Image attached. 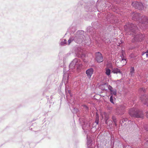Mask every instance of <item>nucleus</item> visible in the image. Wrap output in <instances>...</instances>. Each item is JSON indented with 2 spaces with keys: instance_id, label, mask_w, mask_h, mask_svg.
<instances>
[{
  "instance_id": "1",
  "label": "nucleus",
  "mask_w": 148,
  "mask_h": 148,
  "mask_svg": "<svg viewBox=\"0 0 148 148\" xmlns=\"http://www.w3.org/2000/svg\"><path fill=\"white\" fill-rule=\"evenodd\" d=\"M129 113L132 117H135L137 118H142L144 116V115L142 112L133 108L130 109Z\"/></svg>"
},
{
  "instance_id": "2",
  "label": "nucleus",
  "mask_w": 148,
  "mask_h": 148,
  "mask_svg": "<svg viewBox=\"0 0 148 148\" xmlns=\"http://www.w3.org/2000/svg\"><path fill=\"white\" fill-rule=\"evenodd\" d=\"M125 30L127 32H130L129 33L130 34H132L134 35L133 34H132L130 32H132V33H134L135 30H136L137 27L134 25L133 24H131L130 25V26L129 25H126L125 27Z\"/></svg>"
},
{
  "instance_id": "3",
  "label": "nucleus",
  "mask_w": 148,
  "mask_h": 148,
  "mask_svg": "<svg viewBox=\"0 0 148 148\" xmlns=\"http://www.w3.org/2000/svg\"><path fill=\"white\" fill-rule=\"evenodd\" d=\"M132 5L136 8L139 10H142L143 9V6L141 2H139L137 1H134L132 3Z\"/></svg>"
},
{
  "instance_id": "4",
  "label": "nucleus",
  "mask_w": 148,
  "mask_h": 148,
  "mask_svg": "<svg viewBox=\"0 0 148 148\" xmlns=\"http://www.w3.org/2000/svg\"><path fill=\"white\" fill-rule=\"evenodd\" d=\"M95 59L98 62L100 63L103 61V59L102 54L99 52L96 53Z\"/></svg>"
},
{
  "instance_id": "5",
  "label": "nucleus",
  "mask_w": 148,
  "mask_h": 148,
  "mask_svg": "<svg viewBox=\"0 0 148 148\" xmlns=\"http://www.w3.org/2000/svg\"><path fill=\"white\" fill-rule=\"evenodd\" d=\"M93 72V69L92 68H90L87 70L86 71V73L89 78H90Z\"/></svg>"
},
{
  "instance_id": "6",
  "label": "nucleus",
  "mask_w": 148,
  "mask_h": 148,
  "mask_svg": "<svg viewBox=\"0 0 148 148\" xmlns=\"http://www.w3.org/2000/svg\"><path fill=\"white\" fill-rule=\"evenodd\" d=\"M112 72L114 73H116V74H120L121 76H122V72L119 69L115 68L112 69Z\"/></svg>"
},
{
  "instance_id": "7",
  "label": "nucleus",
  "mask_w": 148,
  "mask_h": 148,
  "mask_svg": "<svg viewBox=\"0 0 148 148\" xmlns=\"http://www.w3.org/2000/svg\"><path fill=\"white\" fill-rule=\"evenodd\" d=\"M144 35L142 34H140L136 35L134 38L135 40H138L139 41L141 40L144 37Z\"/></svg>"
},
{
  "instance_id": "8",
  "label": "nucleus",
  "mask_w": 148,
  "mask_h": 148,
  "mask_svg": "<svg viewBox=\"0 0 148 148\" xmlns=\"http://www.w3.org/2000/svg\"><path fill=\"white\" fill-rule=\"evenodd\" d=\"M106 74L108 76H109L110 75L111 71L108 68H106L105 69Z\"/></svg>"
},
{
  "instance_id": "9",
  "label": "nucleus",
  "mask_w": 148,
  "mask_h": 148,
  "mask_svg": "<svg viewBox=\"0 0 148 148\" xmlns=\"http://www.w3.org/2000/svg\"><path fill=\"white\" fill-rule=\"evenodd\" d=\"M134 67H132L130 68V74L132 76L134 75Z\"/></svg>"
},
{
  "instance_id": "10",
  "label": "nucleus",
  "mask_w": 148,
  "mask_h": 148,
  "mask_svg": "<svg viewBox=\"0 0 148 148\" xmlns=\"http://www.w3.org/2000/svg\"><path fill=\"white\" fill-rule=\"evenodd\" d=\"M121 62L122 63V66H123L125 64H126V60L125 59H122L121 61Z\"/></svg>"
},
{
  "instance_id": "11",
  "label": "nucleus",
  "mask_w": 148,
  "mask_h": 148,
  "mask_svg": "<svg viewBox=\"0 0 148 148\" xmlns=\"http://www.w3.org/2000/svg\"><path fill=\"white\" fill-rule=\"evenodd\" d=\"M110 101L112 103H114L113 97L112 96H111L110 97Z\"/></svg>"
},
{
  "instance_id": "12",
  "label": "nucleus",
  "mask_w": 148,
  "mask_h": 148,
  "mask_svg": "<svg viewBox=\"0 0 148 148\" xmlns=\"http://www.w3.org/2000/svg\"><path fill=\"white\" fill-rule=\"evenodd\" d=\"M125 108V106H121V107H120V109L121 110H124Z\"/></svg>"
},
{
  "instance_id": "13",
  "label": "nucleus",
  "mask_w": 148,
  "mask_h": 148,
  "mask_svg": "<svg viewBox=\"0 0 148 148\" xmlns=\"http://www.w3.org/2000/svg\"><path fill=\"white\" fill-rule=\"evenodd\" d=\"M145 101H146V103H145V104L147 106H148V100H146L145 99Z\"/></svg>"
},
{
  "instance_id": "14",
  "label": "nucleus",
  "mask_w": 148,
  "mask_h": 148,
  "mask_svg": "<svg viewBox=\"0 0 148 148\" xmlns=\"http://www.w3.org/2000/svg\"><path fill=\"white\" fill-rule=\"evenodd\" d=\"M72 41V40L70 39L68 41V42L69 43V45L70 43Z\"/></svg>"
},
{
  "instance_id": "15",
  "label": "nucleus",
  "mask_w": 148,
  "mask_h": 148,
  "mask_svg": "<svg viewBox=\"0 0 148 148\" xmlns=\"http://www.w3.org/2000/svg\"><path fill=\"white\" fill-rule=\"evenodd\" d=\"M98 118H97V117L96 118V123L97 124H98Z\"/></svg>"
},
{
  "instance_id": "16",
  "label": "nucleus",
  "mask_w": 148,
  "mask_h": 148,
  "mask_svg": "<svg viewBox=\"0 0 148 148\" xmlns=\"http://www.w3.org/2000/svg\"><path fill=\"white\" fill-rule=\"evenodd\" d=\"M147 21H146V22H145L144 23H145V24H147V23H148V19L147 18Z\"/></svg>"
},
{
  "instance_id": "17",
  "label": "nucleus",
  "mask_w": 148,
  "mask_h": 148,
  "mask_svg": "<svg viewBox=\"0 0 148 148\" xmlns=\"http://www.w3.org/2000/svg\"><path fill=\"white\" fill-rule=\"evenodd\" d=\"M146 52H143L142 53V55L143 56L144 55L145 53H146Z\"/></svg>"
},
{
  "instance_id": "18",
  "label": "nucleus",
  "mask_w": 148,
  "mask_h": 148,
  "mask_svg": "<svg viewBox=\"0 0 148 148\" xmlns=\"http://www.w3.org/2000/svg\"><path fill=\"white\" fill-rule=\"evenodd\" d=\"M146 116L147 118H148V112H147L146 114Z\"/></svg>"
},
{
  "instance_id": "19",
  "label": "nucleus",
  "mask_w": 148,
  "mask_h": 148,
  "mask_svg": "<svg viewBox=\"0 0 148 148\" xmlns=\"http://www.w3.org/2000/svg\"><path fill=\"white\" fill-rule=\"evenodd\" d=\"M113 94L114 95H116V92H113Z\"/></svg>"
},
{
  "instance_id": "20",
  "label": "nucleus",
  "mask_w": 148,
  "mask_h": 148,
  "mask_svg": "<svg viewBox=\"0 0 148 148\" xmlns=\"http://www.w3.org/2000/svg\"><path fill=\"white\" fill-rule=\"evenodd\" d=\"M146 56H147V57H148V53H147Z\"/></svg>"
},
{
  "instance_id": "21",
  "label": "nucleus",
  "mask_w": 148,
  "mask_h": 148,
  "mask_svg": "<svg viewBox=\"0 0 148 148\" xmlns=\"http://www.w3.org/2000/svg\"><path fill=\"white\" fill-rule=\"evenodd\" d=\"M146 53H148V50L145 52Z\"/></svg>"
},
{
  "instance_id": "22",
  "label": "nucleus",
  "mask_w": 148,
  "mask_h": 148,
  "mask_svg": "<svg viewBox=\"0 0 148 148\" xmlns=\"http://www.w3.org/2000/svg\"><path fill=\"white\" fill-rule=\"evenodd\" d=\"M80 66H82V64H80Z\"/></svg>"
},
{
  "instance_id": "23",
  "label": "nucleus",
  "mask_w": 148,
  "mask_h": 148,
  "mask_svg": "<svg viewBox=\"0 0 148 148\" xmlns=\"http://www.w3.org/2000/svg\"><path fill=\"white\" fill-rule=\"evenodd\" d=\"M142 101H144V100H143H143H142Z\"/></svg>"
},
{
  "instance_id": "24",
  "label": "nucleus",
  "mask_w": 148,
  "mask_h": 148,
  "mask_svg": "<svg viewBox=\"0 0 148 148\" xmlns=\"http://www.w3.org/2000/svg\"><path fill=\"white\" fill-rule=\"evenodd\" d=\"M143 97H145V96H143Z\"/></svg>"
}]
</instances>
